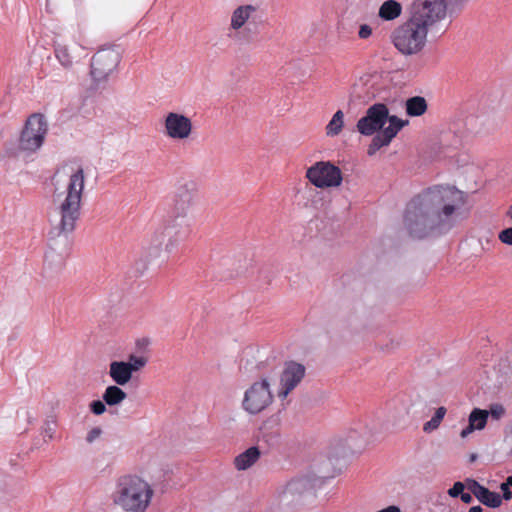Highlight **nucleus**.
I'll use <instances>...</instances> for the list:
<instances>
[{
    "label": "nucleus",
    "mask_w": 512,
    "mask_h": 512,
    "mask_svg": "<svg viewBox=\"0 0 512 512\" xmlns=\"http://www.w3.org/2000/svg\"><path fill=\"white\" fill-rule=\"evenodd\" d=\"M464 203L463 192L455 187L429 188L407 204L403 225L411 237L424 238L434 229L450 224Z\"/></svg>",
    "instance_id": "f257e3e1"
},
{
    "label": "nucleus",
    "mask_w": 512,
    "mask_h": 512,
    "mask_svg": "<svg viewBox=\"0 0 512 512\" xmlns=\"http://www.w3.org/2000/svg\"><path fill=\"white\" fill-rule=\"evenodd\" d=\"M50 190V217L59 234H69L76 228L81 216L85 174L79 165L68 164L52 177Z\"/></svg>",
    "instance_id": "f03ea898"
},
{
    "label": "nucleus",
    "mask_w": 512,
    "mask_h": 512,
    "mask_svg": "<svg viewBox=\"0 0 512 512\" xmlns=\"http://www.w3.org/2000/svg\"><path fill=\"white\" fill-rule=\"evenodd\" d=\"M408 124V120L390 115L387 105L374 103L357 121L356 128L363 136H373L367 148V154L374 156L381 148L389 146L397 134Z\"/></svg>",
    "instance_id": "7ed1b4c3"
},
{
    "label": "nucleus",
    "mask_w": 512,
    "mask_h": 512,
    "mask_svg": "<svg viewBox=\"0 0 512 512\" xmlns=\"http://www.w3.org/2000/svg\"><path fill=\"white\" fill-rule=\"evenodd\" d=\"M154 496L152 485L136 474H124L114 483L111 503L120 512H146Z\"/></svg>",
    "instance_id": "20e7f679"
},
{
    "label": "nucleus",
    "mask_w": 512,
    "mask_h": 512,
    "mask_svg": "<svg viewBox=\"0 0 512 512\" xmlns=\"http://www.w3.org/2000/svg\"><path fill=\"white\" fill-rule=\"evenodd\" d=\"M429 30L408 18L397 25L390 33V42L404 57H413L423 54L428 45Z\"/></svg>",
    "instance_id": "39448f33"
},
{
    "label": "nucleus",
    "mask_w": 512,
    "mask_h": 512,
    "mask_svg": "<svg viewBox=\"0 0 512 512\" xmlns=\"http://www.w3.org/2000/svg\"><path fill=\"white\" fill-rule=\"evenodd\" d=\"M444 0H413L408 7V16L430 32L446 31L452 20Z\"/></svg>",
    "instance_id": "423d86ee"
},
{
    "label": "nucleus",
    "mask_w": 512,
    "mask_h": 512,
    "mask_svg": "<svg viewBox=\"0 0 512 512\" xmlns=\"http://www.w3.org/2000/svg\"><path fill=\"white\" fill-rule=\"evenodd\" d=\"M191 231V219L169 216L155 231L152 241L155 248L170 254L189 237Z\"/></svg>",
    "instance_id": "0eeeda50"
},
{
    "label": "nucleus",
    "mask_w": 512,
    "mask_h": 512,
    "mask_svg": "<svg viewBox=\"0 0 512 512\" xmlns=\"http://www.w3.org/2000/svg\"><path fill=\"white\" fill-rule=\"evenodd\" d=\"M48 131L49 123L45 115L31 114L20 132L17 149L26 155L35 154L44 145Z\"/></svg>",
    "instance_id": "6e6552de"
},
{
    "label": "nucleus",
    "mask_w": 512,
    "mask_h": 512,
    "mask_svg": "<svg viewBox=\"0 0 512 512\" xmlns=\"http://www.w3.org/2000/svg\"><path fill=\"white\" fill-rule=\"evenodd\" d=\"M260 8L256 4H241L230 15L229 31L248 39L258 33Z\"/></svg>",
    "instance_id": "1a4fd4ad"
},
{
    "label": "nucleus",
    "mask_w": 512,
    "mask_h": 512,
    "mask_svg": "<svg viewBox=\"0 0 512 512\" xmlns=\"http://www.w3.org/2000/svg\"><path fill=\"white\" fill-rule=\"evenodd\" d=\"M273 400L270 380L261 378L253 382L244 392L242 408L250 415H257L266 410Z\"/></svg>",
    "instance_id": "9d476101"
},
{
    "label": "nucleus",
    "mask_w": 512,
    "mask_h": 512,
    "mask_svg": "<svg viewBox=\"0 0 512 512\" xmlns=\"http://www.w3.org/2000/svg\"><path fill=\"white\" fill-rule=\"evenodd\" d=\"M305 177L316 188L328 189L341 186V169L330 161H318L307 168Z\"/></svg>",
    "instance_id": "9b49d317"
},
{
    "label": "nucleus",
    "mask_w": 512,
    "mask_h": 512,
    "mask_svg": "<svg viewBox=\"0 0 512 512\" xmlns=\"http://www.w3.org/2000/svg\"><path fill=\"white\" fill-rule=\"evenodd\" d=\"M198 199V185L193 180L181 182L173 195L170 205V215L180 219H191L189 213L195 207Z\"/></svg>",
    "instance_id": "f8f14e48"
},
{
    "label": "nucleus",
    "mask_w": 512,
    "mask_h": 512,
    "mask_svg": "<svg viewBox=\"0 0 512 512\" xmlns=\"http://www.w3.org/2000/svg\"><path fill=\"white\" fill-rule=\"evenodd\" d=\"M163 134L172 141L185 142L194 135V125L188 115L170 111L162 119Z\"/></svg>",
    "instance_id": "ddd939ff"
},
{
    "label": "nucleus",
    "mask_w": 512,
    "mask_h": 512,
    "mask_svg": "<svg viewBox=\"0 0 512 512\" xmlns=\"http://www.w3.org/2000/svg\"><path fill=\"white\" fill-rule=\"evenodd\" d=\"M145 355H128L127 361H112L109 365V376L119 386L128 384L133 373L141 371L148 363Z\"/></svg>",
    "instance_id": "4468645a"
},
{
    "label": "nucleus",
    "mask_w": 512,
    "mask_h": 512,
    "mask_svg": "<svg viewBox=\"0 0 512 512\" xmlns=\"http://www.w3.org/2000/svg\"><path fill=\"white\" fill-rule=\"evenodd\" d=\"M306 368L304 365L289 361L286 362L279 377L277 396L284 400L302 382L305 377Z\"/></svg>",
    "instance_id": "2eb2a0df"
},
{
    "label": "nucleus",
    "mask_w": 512,
    "mask_h": 512,
    "mask_svg": "<svg viewBox=\"0 0 512 512\" xmlns=\"http://www.w3.org/2000/svg\"><path fill=\"white\" fill-rule=\"evenodd\" d=\"M120 54L116 49L106 48L99 50L92 59L91 75L97 80L106 79L118 66Z\"/></svg>",
    "instance_id": "dca6fc26"
},
{
    "label": "nucleus",
    "mask_w": 512,
    "mask_h": 512,
    "mask_svg": "<svg viewBox=\"0 0 512 512\" xmlns=\"http://www.w3.org/2000/svg\"><path fill=\"white\" fill-rule=\"evenodd\" d=\"M499 127V120L495 113L479 111L470 114L465 119V128L474 136H486L494 133Z\"/></svg>",
    "instance_id": "f3484780"
},
{
    "label": "nucleus",
    "mask_w": 512,
    "mask_h": 512,
    "mask_svg": "<svg viewBox=\"0 0 512 512\" xmlns=\"http://www.w3.org/2000/svg\"><path fill=\"white\" fill-rule=\"evenodd\" d=\"M84 54V46L76 42L70 45H59L55 49V56L64 68L72 67L73 63L84 56Z\"/></svg>",
    "instance_id": "a211bd4d"
},
{
    "label": "nucleus",
    "mask_w": 512,
    "mask_h": 512,
    "mask_svg": "<svg viewBox=\"0 0 512 512\" xmlns=\"http://www.w3.org/2000/svg\"><path fill=\"white\" fill-rule=\"evenodd\" d=\"M467 487L474 496L486 506L496 508L502 503V497L500 494L490 491L475 480H468Z\"/></svg>",
    "instance_id": "6ab92c4d"
},
{
    "label": "nucleus",
    "mask_w": 512,
    "mask_h": 512,
    "mask_svg": "<svg viewBox=\"0 0 512 512\" xmlns=\"http://www.w3.org/2000/svg\"><path fill=\"white\" fill-rule=\"evenodd\" d=\"M488 416L489 412L487 410H482L479 408L473 409L468 418V426L460 432L461 438L464 439L468 437L475 430L484 429Z\"/></svg>",
    "instance_id": "aec40b11"
},
{
    "label": "nucleus",
    "mask_w": 512,
    "mask_h": 512,
    "mask_svg": "<svg viewBox=\"0 0 512 512\" xmlns=\"http://www.w3.org/2000/svg\"><path fill=\"white\" fill-rule=\"evenodd\" d=\"M260 458L258 447H250L237 455L234 459V466L239 471H244L252 467Z\"/></svg>",
    "instance_id": "412c9836"
},
{
    "label": "nucleus",
    "mask_w": 512,
    "mask_h": 512,
    "mask_svg": "<svg viewBox=\"0 0 512 512\" xmlns=\"http://www.w3.org/2000/svg\"><path fill=\"white\" fill-rule=\"evenodd\" d=\"M403 12L402 4L396 0L384 1L378 10V17L383 21H394L398 19Z\"/></svg>",
    "instance_id": "4be33fe9"
},
{
    "label": "nucleus",
    "mask_w": 512,
    "mask_h": 512,
    "mask_svg": "<svg viewBox=\"0 0 512 512\" xmlns=\"http://www.w3.org/2000/svg\"><path fill=\"white\" fill-rule=\"evenodd\" d=\"M126 397V392L117 384L108 386L102 395L103 401L108 406L119 405L126 399Z\"/></svg>",
    "instance_id": "5701e85b"
},
{
    "label": "nucleus",
    "mask_w": 512,
    "mask_h": 512,
    "mask_svg": "<svg viewBox=\"0 0 512 512\" xmlns=\"http://www.w3.org/2000/svg\"><path fill=\"white\" fill-rule=\"evenodd\" d=\"M345 124V114L342 110H337L330 121L325 126L327 137H336L341 134Z\"/></svg>",
    "instance_id": "b1692460"
},
{
    "label": "nucleus",
    "mask_w": 512,
    "mask_h": 512,
    "mask_svg": "<svg viewBox=\"0 0 512 512\" xmlns=\"http://www.w3.org/2000/svg\"><path fill=\"white\" fill-rule=\"evenodd\" d=\"M405 108L407 115L411 117H418L426 112L427 102L421 96H414L407 99Z\"/></svg>",
    "instance_id": "393cba45"
},
{
    "label": "nucleus",
    "mask_w": 512,
    "mask_h": 512,
    "mask_svg": "<svg viewBox=\"0 0 512 512\" xmlns=\"http://www.w3.org/2000/svg\"><path fill=\"white\" fill-rule=\"evenodd\" d=\"M446 412H447V410L443 406L437 408L434 416L424 424V426H423L424 432H431V431L436 430L440 426L443 418L445 417Z\"/></svg>",
    "instance_id": "a878e982"
},
{
    "label": "nucleus",
    "mask_w": 512,
    "mask_h": 512,
    "mask_svg": "<svg viewBox=\"0 0 512 512\" xmlns=\"http://www.w3.org/2000/svg\"><path fill=\"white\" fill-rule=\"evenodd\" d=\"M470 0H444L450 18L458 15L469 3Z\"/></svg>",
    "instance_id": "bb28decb"
},
{
    "label": "nucleus",
    "mask_w": 512,
    "mask_h": 512,
    "mask_svg": "<svg viewBox=\"0 0 512 512\" xmlns=\"http://www.w3.org/2000/svg\"><path fill=\"white\" fill-rule=\"evenodd\" d=\"M43 439L45 442H50L55 439L56 428L53 423H46L42 430Z\"/></svg>",
    "instance_id": "cd10ccee"
},
{
    "label": "nucleus",
    "mask_w": 512,
    "mask_h": 512,
    "mask_svg": "<svg viewBox=\"0 0 512 512\" xmlns=\"http://www.w3.org/2000/svg\"><path fill=\"white\" fill-rule=\"evenodd\" d=\"M498 238L503 244L512 246V227L503 229L498 234Z\"/></svg>",
    "instance_id": "c85d7f7f"
},
{
    "label": "nucleus",
    "mask_w": 512,
    "mask_h": 512,
    "mask_svg": "<svg viewBox=\"0 0 512 512\" xmlns=\"http://www.w3.org/2000/svg\"><path fill=\"white\" fill-rule=\"evenodd\" d=\"M106 405L104 401L95 400L90 403V409L95 415H102L106 411Z\"/></svg>",
    "instance_id": "c756f323"
},
{
    "label": "nucleus",
    "mask_w": 512,
    "mask_h": 512,
    "mask_svg": "<svg viewBox=\"0 0 512 512\" xmlns=\"http://www.w3.org/2000/svg\"><path fill=\"white\" fill-rule=\"evenodd\" d=\"M465 489V485L462 482H455L453 486L448 490L449 496L455 498L461 496L462 492Z\"/></svg>",
    "instance_id": "7c9ffc66"
},
{
    "label": "nucleus",
    "mask_w": 512,
    "mask_h": 512,
    "mask_svg": "<svg viewBox=\"0 0 512 512\" xmlns=\"http://www.w3.org/2000/svg\"><path fill=\"white\" fill-rule=\"evenodd\" d=\"M102 434V429L100 427H94L93 429H91L87 436H86V441L88 443H93L95 440H97Z\"/></svg>",
    "instance_id": "2f4dec72"
},
{
    "label": "nucleus",
    "mask_w": 512,
    "mask_h": 512,
    "mask_svg": "<svg viewBox=\"0 0 512 512\" xmlns=\"http://www.w3.org/2000/svg\"><path fill=\"white\" fill-rule=\"evenodd\" d=\"M372 35V28L368 24H362L359 27L358 37L360 39H368Z\"/></svg>",
    "instance_id": "473e14b6"
},
{
    "label": "nucleus",
    "mask_w": 512,
    "mask_h": 512,
    "mask_svg": "<svg viewBox=\"0 0 512 512\" xmlns=\"http://www.w3.org/2000/svg\"><path fill=\"white\" fill-rule=\"evenodd\" d=\"M353 94L356 98L358 99H361L363 101H369L371 100L372 98L375 97V95L373 93H369V92H365V93H360L358 91V84L354 85L353 87Z\"/></svg>",
    "instance_id": "72a5a7b5"
},
{
    "label": "nucleus",
    "mask_w": 512,
    "mask_h": 512,
    "mask_svg": "<svg viewBox=\"0 0 512 512\" xmlns=\"http://www.w3.org/2000/svg\"><path fill=\"white\" fill-rule=\"evenodd\" d=\"M488 412L493 418L499 419L504 414L505 410H504L503 406L497 404V405L491 406V408Z\"/></svg>",
    "instance_id": "f704fd0d"
},
{
    "label": "nucleus",
    "mask_w": 512,
    "mask_h": 512,
    "mask_svg": "<svg viewBox=\"0 0 512 512\" xmlns=\"http://www.w3.org/2000/svg\"><path fill=\"white\" fill-rule=\"evenodd\" d=\"M502 492H503V497L508 500L511 498V491L509 490V487H508V484H504L502 483L501 486H500Z\"/></svg>",
    "instance_id": "c9c22d12"
},
{
    "label": "nucleus",
    "mask_w": 512,
    "mask_h": 512,
    "mask_svg": "<svg viewBox=\"0 0 512 512\" xmlns=\"http://www.w3.org/2000/svg\"><path fill=\"white\" fill-rule=\"evenodd\" d=\"M460 498L466 504H469L472 502V495L470 493H466L463 491Z\"/></svg>",
    "instance_id": "e433bc0d"
},
{
    "label": "nucleus",
    "mask_w": 512,
    "mask_h": 512,
    "mask_svg": "<svg viewBox=\"0 0 512 512\" xmlns=\"http://www.w3.org/2000/svg\"><path fill=\"white\" fill-rule=\"evenodd\" d=\"M469 512H483V509L481 506H473L470 508Z\"/></svg>",
    "instance_id": "4c0bfd02"
},
{
    "label": "nucleus",
    "mask_w": 512,
    "mask_h": 512,
    "mask_svg": "<svg viewBox=\"0 0 512 512\" xmlns=\"http://www.w3.org/2000/svg\"><path fill=\"white\" fill-rule=\"evenodd\" d=\"M507 217L510 218L512 220V205L510 206V208L508 209L507 213H506Z\"/></svg>",
    "instance_id": "58836bf2"
},
{
    "label": "nucleus",
    "mask_w": 512,
    "mask_h": 512,
    "mask_svg": "<svg viewBox=\"0 0 512 512\" xmlns=\"http://www.w3.org/2000/svg\"><path fill=\"white\" fill-rule=\"evenodd\" d=\"M504 484H508V487L512 486V476L508 477Z\"/></svg>",
    "instance_id": "ea45409f"
},
{
    "label": "nucleus",
    "mask_w": 512,
    "mask_h": 512,
    "mask_svg": "<svg viewBox=\"0 0 512 512\" xmlns=\"http://www.w3.org/2000/svg\"><path fill=\"white\" fill-rule=\"evenodd\" d=\"M511 498H512V492H511Z\"/></svg>",
    "instance_id": "a19ab883"
}]
</instances>
